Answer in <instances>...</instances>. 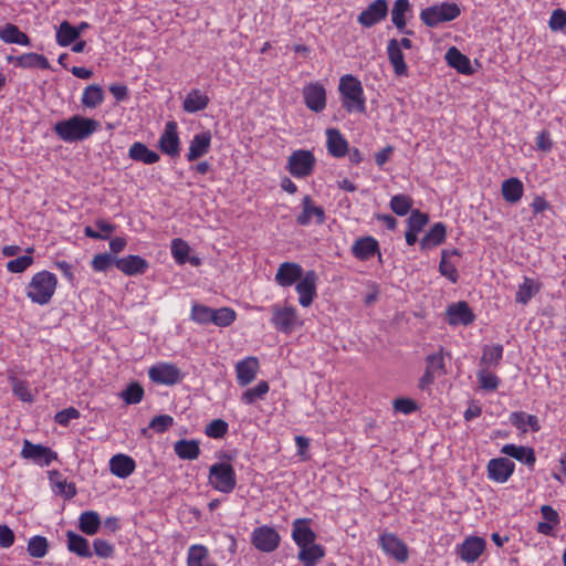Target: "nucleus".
<instances>
[{"mask_svg":"<svg viewBox=\"0 0 566 566\" xmlns=\"http://www.w3.org/2000/svg\"><path fill=\"white\" fill-rule=\"evenodd\" d=\"M310 524L308 518H296L292 524V538L298 547L315 543L316 534Z\"/></svg>","mask_w":566,"mask_h":566,"instance_id":"obj_22","label":"nucleus"},{"mask_svg":"<svg viewBox=\"0 0 566 566\" xmlns=\"http://www.w3.org/2000/svg\"><path fill=\"white\" fill-rule=\"evenodd\" d=\"M94 554L101 558H111L114 555V545L108 541L96 538L93 542Z\"/></svg>","mask_w":566,"mask_h":566,"instance_id":"obj_64","label":"nucleus"},{"mask_svg":"<svg viewBox=\"0 0 566 566\" xmlns=\"http://www.w3.org/2000/svg\"><path fill=\"white\" fill-rule=\"evenodd\" d=\"M447 229L442 222H437L422 238L420 245L421 249H431L440 245L446 240Z\"/></svg>","mask_w":566,"mask_h":566,"instance_id":"obj_40","label":"nucleus"},{"mask_svg":"<svg viewBox=\"0 0 566 566\" xmlns=\"http://www.w3.org/2000/svg\"><path fill=\"white\" fill-rule=\"evenodd\" d=\"M269 384L262 380L255 387L244 391L242 394L241 401L245 405H252L258 399H263V397L269 392Z\"/></svg>","mask_w":566,"mask_h":566,"instance_id":"obj_51","label":"nucleus"},{"mask_svg":"<svg viewBox=\"0 0 566 566\" xmlns=\"http://www.w3.org/2000/svg\"><path fill=\"white\" fill-rule=\"evenodd\" d=\"M486 542L480 536L467 537L459 547L460 558L467 563H474L485 551Z\"/></svg>","mask_w":566,"mask_h":566,"instance_id":"obj_20","label":"nucleus"},{"mask_svg":"<svg viewBox=\"0 0 566 566\" xmlns=\"http://www.w3.org/2000/svg\"><path fill=\"white\" fill-rule=\"evenodd\" d=\"M21 457L30 459L41 467H49L53 461L57 460V453L55 451L42 444H34L29 440L23 442Z\"/></svg>","mask_w":566,"mask_h":566,"instance_id":"obj_13","label":"nucleus"},{"mask_svg":"<svg viewBox=\"0 0 566 566\" xmlns=\"http://www.w3.org/2000/svg\"><path fill=\"white\" fill-rule=\"evenodd\" d=\"M410 10L409 0H396L391 10V21L399 31H403L407 34H412L410 30H406V18L405 14Z\"/></svg>","mask_w":566,"mask_h":566,"instance_id":"obj_41","label":"nucleus"},{"mask_svg":"<svg viewBox=\"0 0 566 566\" xmlns=\"http://www.w3.org/2000/svg\"><path fill=\"white\" fill-rule=\"evenodd\" d=\"M501 452L509 455L533 469L536 462L534 449L525 446H516L513 443L504 444Z\"/></svg>","mask_w":566,"mask_h":566,"instance_id":"obj_27","label":"nucleus"},{"mask_svg":"<svg viewBox=\"0 0 566 566\" xmlns=\"http://www.w3.org/2000/svg\"><path fill=\"white\" fill-rule=\"evenodd\" d=\"M303 268L295 262H283L280 264L276 274L275 282L282 287H287L297 283L304 276Z\"/></svg>","mask_w":566,"mask_h":566,"instance_id":"obj_19","label":"nucleus"},{"mask_svg":"<svg viewBox=\"0 0 566 566\" xmlns=\"http://www.w3.org/2000/svg\"><path fill=\"white\" fill-rule=\"evenodd\" d=\"M326 147L331 156L335 158H343L349 150V145L346 138L337 128L326 129Z\"/></svg>","mask_w":566,"mask_h":566,"instance_id":"obj_24","label":"nucleus"},{"mask_svg":"<svg viewBox=\"0 0 566 566\" xmlns=\"http://www.w3.org/2000/svg\"><path fill=\"white\" fill-rule=\"evenodd\" d=\"M209 101L208 95L201 93L199 90H192L185 97L182 107L187 113H196L203 111L208 106Z\"/></svg>","mask_w":566,"mask_h":566,"instance_id":"obj_39","label":"nucleus"},{"mask_svg":"<svg viewBox=\"0 0 566 566\" xmlns=\"http://www.w3.org/2000/svg\"><path fill=\"white\" fill-rule=\"evenodd\" d=\"M67 549L83 558L92 557L93 553L90 547L88 541L82 535L76 534L73 531L66 532Z\"/></svg>","mask_w":566,"mask_h":566,"instance_id":"obj_35","label":"nucleus"},{"mask_svg":"<svg viewBox=\"0 0 566 566\" xmlns=\"http://www.w3.org/2000/svg\"><path fill=\"white\" fill-rule=\"evenodd\" d=\"M352 253L358 260L367 261L379 253L378 241L373 237L357 239L352 245Z\"/></svg>","mask_w":566,"mask_h":566,"instance_id":"obj_29","label":"nucleus"},{"mask_svg":"<svg viewBox=\"0 0 566 566\" xmlns=\"http://www.w3.org/2000/svg\"><path fill=\"white\" fill-rule=\"evenodd\" d=\"M136 468L133 458L126 454L113 455L109 460V471L117 478L125 479L129 476Z\"/></svg>","mask_w":566,"mask_h":566,"instance_id":"obj_31","label":"nucleus"},{"mask_svg":"<svg viewBox=\"0 0 566 566\" xmlns=\"http://www.w3.org/2000/svg\"><path fill=\"white\" fill-rule=\"evenodd\" d=\"M460 13L461 10L457 3L442 2L423 9L420 12V19L426 25L434 28L440 23L457 19Z\"/></svg>","mask_w":566,"mask_h":566,"instance_id":"obj_6","label":"nucleus"},{"mask_svg":"<svg viewBox=\"0 0 566 566\" xmlns=\"http://www.w3.org/2000/svg\"><path fill=\"white\" fill-rule=\"evenodd\" d=\"M0 39L8 44L31 45L30 38L12 23L0 27Z\"/></svg>","mask_w":566,"mask_h":566,"instance_id":"obj_34","label":"nucleus"},{"mask_svg":"<svg viewBox=\"0 0 566 566\" xmlns=\"http://www.w3.org/2000/svg\"><path fill=\"white\" fill-rule=\"evenodd\" d=\"M209 485L221 493L229 494L237 486V474L229 462H216L209 468Z\"/></svg>","mask_w":566,"mask_h":566,"instance_id":"obj_4","label":"nucleus"},{"mask_svg":"<svg viewBox=\"0 0 566 566\" xmlns=\"http://www.w3.org/2000/svg\"><path fill=\"white\" fill-rule=\"evenodd\" d=\"M115 266L126 275L144 274L148 269V262L140 255H127L115 261Z\"/></svg>","mask_w":566,"mask_h":566,"instance_id":"obj_26","label":"nucleus"},{"mask_svg":"<svg viewBox=\"0 0 566 566\" xmlns=\"http://www.w3.org/2000/svg\"><path fill=\"white\" fill-rule=\"evenodd\" d=\"M81 416L80 411L74 407L65 408L55 413L54 420L56 423L67 427L72 420L78 419Z\"/></svg>","mask_w":566,"mask_h":566,"instance_id":"obj_62","label":"nucleus"},{"mask_svg":"<svg viewBox=\"0 0 566 566\" xmlns=\"http://www.w3.org/2000/svg\"><path fill=\"white\" fill-rule=\"evenodd\" d=\"M446 59L450 66L457 69L462 74H470L471 65L468 56L462 54L457 48L452 46L447 51Z\"/></svg>","mask_w":566,"mask_h":566,"instance_id":"obj_44","label":"nucleus"},{"mask_svg":"<svg viewBox=\"0 0 566 566\" xmlns=\"http://www.w3.org/2000/svg\"><path fill=\"white\" fill-rule=\"evenodd\" d=\"M413 205L411 197L407 195H396L390 199V209L398 216H406Z\"/></svg>","mask_w":566,"mask_h":566,"instance_id":"obj_52","label":"nucleus"},{"mask_svg":"<svg viewBox=\"0 0 566 566\" xmlns=\"http://www.w3.org/2000/svg\"><path fill=\"white\" fill-rule=\"evenodd\" d=\"M128 157L134 161L143 163L145 165H153L160 159L158 153L149 149L140 142H135L130 145L128 149Z\"/></svg>","mask_w":566,"mask_h":566,"instance_id":"obj_32","label":"nucleus"},{"mask_svg":"<svg viewBox=\"0 0 566 566\" xmlns=\"http://www.w3.org/2000/svg\"><path fill=\"white\" fill-rule=\"evenodd\" d=\"M174 424V418L169 415H159L149 422V428L158 433L167 431Z\"/></svg>","mask_w":566,"mask_h":566,"instance_id":"obj_63","label":"nucleus"},{"mask_svg":"<svg viewBox=\"0 0 566 566\" xmlns=\"http://www.w3.org/2000/svg\"><path fill=\"white\" fill-rule=\"evenodd\" d=\"M211 145V134L202 132L196 134L190 142L189 151L187 154L188 161H195L198 158L208 154Z\"/></svg>","mask_w":566,"mask_h":566,"instance_id":"obj_30","label":"nucleus"},{"mask_svg":"<svg viewBox=\"0 0 566 566\" xmlns=\"http://www.w3.org/2000/svg\"><path fill=\"white\" fill-rule=\"evenodd\" d=\"M428 214L421 212L420 210H412L407 220L408 229L420 232L423 229V227L428 223Z\"/></svg>","mask_w":566,"mask_h":566,"instance_id":"obj_60","label":"nucleus"},{"mask_svg":"<svg viewBox=\"0 0 566 566\" xmlns=\"http://www.w3.org/2000/svg\"><path fill=\"white\" fill-rule=\"evenodd\" d=\"M229 430V424L222 419H214L206 426L205 433L209 438L221 439Z\"/></svg>","mask_w":566,"mask_h":566,"instance_id":"obj_57","label":"nucleus"},{"mask_svg":"<svg viewBox=\"0 0 566 566\" xmlns=\"http://www.w3.org/2000/svg\"><path fill=\"white\" fill-rule=\"evenodd\" d=\"M190 317L192 321L201 325L212 324L213 308L196 303L191 307Z\"/></svg>","mask_w":566,"mask_h":566,"instance_id":"obj_53","label":"nucleus"},{"mask_svg":"<svg viewBox=\"0 0 566 566\" xmlns=\"http://www.w3.org/2000/svg\"><path fill=\"white\" fill-rule=\"evenodd\" d=\"M101 527V517L95 511H85L80 515L78 528L86 535H95Z\"/></svg>","mask_w":566,"mask_h":566,"instance_id":"obj_43","label":"nucleus"},{"mask_svg":"<svg viewBox=\"0 0 566 566\" xmlns=\"http://www.w3.org/2000/svg\"><path fill=\"white\" fill-rule=\"evenodd\" d=\"M119 397L127 403V405H136L143 400L144 397V388L140 384L134 381L130 382L126 389L120 391Z\"/></svg>","mask_w":566,"mask_h":566,"instance_id":"obj_50","label":"nucleus"},{"mask_svg":"<svg viewBox=\"0 0 566 566\" xmlns=\"http://www.w3.org/2000/svg\"><path fill=\"white\" fill-rule=\"evenodd\" d=\"M33 263L31 255H22L7 263V270L11 273H22Z\"/></svg>","mask_w":566,"mask_h":566,"instance_id":"obj_61","label":"nucleus"},{"mask_svg":"<svg viewBox=\"0 0 566 566\" xmlns=\"http://www.w3.org/2000/svg\"><path fill=\"white\" fill-rule=\"evenodd\" d=\"M387 55L392 65L396 76H408V65L405 62V55L398 48V40L391 39L387 44Z\"/></svg>","mask_w":566,"mask_h":566,"instance_id":"obj_28","label":"nucleus"},{"mask_svg":"<svg viewBox=\"0 0 566 566\" xmlns=\"http://www.w3.org/2000/svg\"><path fill=\"white\" fill-rule=\"evenodd\" d=\"M510 420L515 428L522 430L523 432H526L527 428H530L533 432H537L541 429L538 418L534 415H527L523 411L513 412Z\"/></svg>","mask_w":566,"mask_h":566,"instance_id":"obj_42","label":"nucleus"},{"mask_svg":"<svg viewBox=\"0 0 566 566\" xmlns=\"http://www.w3.org/2000/svg\"><path fill=\"white\" fill-rule=\"evenodd\" d=\"M316 167V158L313 151L307 149H296L287 157L286 170L291 176L297 179L310 177Z\"/></svg>","mask_w":566,"mask_h":566,"instance_id":"obj_5","label":"nucleus"},{"mask_svg":"<svg viewBox=\"0 0 566 566\" xmlns=\"http://www.w3.org/2000/svg\"><path fill=\"white\" fill-rule=\"evenodd\" d=\"M104 101V91L102 87L97 84H91L88 85L83 94L81 102L84 107L87 108H95L98 105H101Z\"/></svg>","mask_w":566,"mask_h":566,"instance_id":"obj_46","label":"nucleus"},{"mask_svg":"<svg viewBox=\"0 0 566 566\" xmlns=\"http://www.w3.org/2000/svg\"><path fill=\"white\" fill-rule=\"evenodd\" d=\"M256 357H247L235 365L237 380L240 386H247L254 380L259 370Z\"/></svg>","mask_w":566,"mask_h":566,"instance_id":"obj_25","label":"nucleus"},{"mask_svg":"<svg viewBox=\"0 0 566 566\" xmlns=\"http://www.w3.org/2000/svg\"><path fill=\"white\" fill-rule=\"evenodd\" d=\"M7 61L23 69H50L49 60L44 55L34 52L23 53L19 56L9 55Z\"/></svg>","mask_w":566,"mask_h":566,"instance_id":"obj_23","label":"nucleus"},{"mask_svg":"<svg viewBox=\"0 0 566 566\" xmlns=\"http://www.w3.org/2000/svg\"><path fill=\"white\" fill-rule=\"evenodd\" d=\"M281 542V536L271 526L263 525L253 530L251 534L252 545L262 553L274 552Z\"/></svg>","mask_w":566,"mask_h":566,"instance_id":"obj_9","label":"nucleus"},{"mask_svg":"<svg viewBox=\"0 0 566 566\" xmlns=\"http://www.w3.org/2000/svg\"><path fill=\"white\" fill-rule=\"evenodd\" d=\"M148 376L155 384L172 386L182 379L180 369L170 363H158L148 369Z\"/></svg>","mask_w":566,"mask_h":566,"instance_id":"obj_10","label":"nucleus"},{"mask_svg":"<svg viewBox=\"0 0 566 566\" xmlns=\"http://www.w3.org/2000/svg\"><path fill=\"white\" fill-rule=\"evenodd\" d=\"M447 319L450 325L468 326L474 322L475 315L467 302L460 301L448 306Z\"/></svg>","mask_w":566,"mask_h":566,"instance_id":"obj_21","label":"nucleus"},{"mask_svg":"<svg viewBox=\"0 0 566 566\" xmlns=\"http://www.w3.org/2000/svg\"><path fill=\"white\" fill-rule=\"evenodd\" d=\"M426 369L419 379L418 387L421 390L428 389L437 378L447 375L444 356L442 349L428 355L424 359Z\"/></svg>","mask_w":566,"mask_h":566,"instance_id":"obj_8","label":"nucleus"},{"mask_svg":"<svg viewBox=\"0 0 566 566\" xmlns=\"http://www.w3.org/2000/svg\"><path fill=\"white\" fill-rule=\"evenodd\" d=\"M501 193L506 202L514 205L522 199L524 195V185L516 177L507 178L502 182Z\"/></svg>","mask_w":566,"mask_h":566,"instance_id":"obj_33","label":"nucleus"},{"mask_svg":"<svg viewBox=\"0 0 566 566\" xmlns=\"http://www.w3.org/2000/svg\"><path fill=\"white\" fill-rule=\"evenodd\" d=\"M189 245L186 241L180 238H176L171 241V254L178 264H185L189 254Z\"/></svg>","mask_w":566,"mask_h":566,"instance_id":"obj_56","label":"nucleus"},{"mask_svg":"<svg viewBox=\"0 0 566 566\" xmlns=\"http://www.w3.org/2000/svg\"><path fill=\"white\" fill-rule=\"evenodd\" d=\"M478 379L480 387L488 391L496 390L500 385L499 377L495 374L488 371L486 367L479 370Z\"/></svg>","mask_w":566,"mask_h":566,"instance_id":"obj_58","label":"nucleus"},{"mask_svg":"<svg viewBox=\"0 0 566 566\" xmlns=\"http://www.w3.org/2000/svg\"><path fill=\"white\" fill-rule=\"evenodd\" d=\"M187 566H217V564L209 562V551L206 546L195 544L188 548Z\"/></svg>","mask_w":566,"mask_h":566,"instance_id":"obj_38","label":"nucleus"},{"mask_svg":"<svg viewBox=\"0 0 566 566\" xmlns=\"http://www.w3.org/2000/svg\"><path fill=\"white\" fill-rule=\"evenodd\" d=\"M381 549L390 557L399 563L408 560V546L394 533H384L379 537Z\"/></svg>","mask_w":566,"mask_h":566,"instance_id":"obj_14","label":"nucleus"},{"mask_svg":"<svg viewBox=\"0 0 566 566\" xmlns=\"http://www.w3.org/2000/svg\"><path fill=\"white\" fill-rule=\"evenodd\" d=\"M80 38V30H75L69 21L61 22L56 31V42L60 46H69Z\"/></svg>","mask_w":566,"mask_h":566,"instance_id":"obj_47","label":"nucleus"},{"mask_svg":"<svg viewBox=\"0 0 566 566\" xmlns=\"http://www.w3.org/2000/svg\"><path fill=\"white\" fill-rule=\"evenodd\" d=\"M57 287V277L49 271L35 273L27 286V296L38 305H46L51 302Z\"/></svg>","mask_w":566,"mask_h":566,"instance_id":"obj_3","label":"nucleus"},{"mask_svg":"<svg viewBox=\"0 0 566 566\" xmlns=\"http://www.w3.org/2000/svg\"><path fill=\"white\" fill-rule=\"evenodd\" d=\"M338 91L342 106L347 113H366V97L361 82L352 74H345L339 78Z\"/></svg>","mask_w":566,"mask_h":566,"instance_id":"obj_2","label":"nucleus"},{"mask_svg":"<svg viewBox=\"0 0 566 566\" xmlns=\"http://www.w3.org/2000/svg\"><path fill=\"white\" fill-rule=\"evenodd\" d=\"M99 122L93 118L74 115L69 119L55 123V134L65 143L81 142L88 138L99 128Z\"/></svg>","mask_w":566,"mask_h":566,"instance_id":"obj_1","label":"nucleus"},{"mask_svg":"<svg viewBox=\"0 0 566 566\" xmlns=\"http://www.w3.org/2000/svg\"><path fill=\"white\" fill-rule=\"evenodd\" d=\"M538 291L539 285L533 279L524 277L523 283L518 285L515 302L525 305Z\"/></svg>","mask_w":566,"mask_h":566,"instance_id":"obj_48","label":"nucleus"},{"mask_svg":"<svg viewBox=\"0 0 566 566\" xmlns=\"http://www.w3.org/2000/svg\"><path fill=\"white\" fill-rule=\"evenodd\" d=\"M317 280L315 271H307L296 283L295 291L298 294V303L302 307H308L317 297Z\"/></svg>","mask_w":566,"mask_h":566,"instance_id":"obj_12","label":"nucleus"},{"mask_svg":"<svg viewBox=\"0 0 566 566\" xmlns=\"http://www.w3.org/2000/svg\"><path fill=\"white\" fill-rule=\"evenodd\" d=\"M302 212L296 217V222L300 226H308L313 219L317 224H323L326 219L325 210L321 206H316L311 196H305L302 199Z\"/></svg>","mask_w":566,"mask_h":566,"instance_id":"obj_17","label":"nucleus"},{"mask_svg":"<svg viewBox=\"0 0 566 566\" xmlns=\"http://www.w3.org/2000/svg\"><path fill=\"white\" fill-rule=\"evenodd\" d=\"M325 555V549L318 544H308L300 547L298 560L303 566H315Z\"/></svg>","mask_w":566,"mask_h":566,"instance_id":"obj_36","label":"nucleus"},{"mask_svg":"<svg viewBox=\"0 0 566 566\" xmlns=\"http://www.w3.org/2000/svg\"><path fill=\"white\" fill-rule=\"evenodd\" d=\"M174 451L182 460H196L200 455L199 442L197 440H178L174 444Z\"/></svg>","mask_w":566,"mask_h":566,"instance_id":"obj_37","label":"nucleus"},{"mask_svg":"<svg viewBox=\"0 0 566 566\" xmlns=\"http://www.w3.org/2000/svg\"><path fill=\"white\" fill-rule=\"evenodd\" d=\"M503 346L501 344L485 345L482 350L480 365L486 368L496 367L503 357Z\"/></svg>","mask_w":566,"mask_h":566,"instance_id":"obj_45","label":"nucleus"},{"mask_svg":"<svg viewBox=\"0 0 566 566\" xmlns=\"http://www.w3.org/2000/svg\"><path fill=\"white\" fill-rule=\"evenodd\" d=\"M237 314L230 307L213 310L212 324L219 327H228L235 321Z\"/></svg>","mask_w":566,"mask_h":566,"instance_id":"obj_55","label":"nucleus"},{"mask_svg":"<svg viewBox=\"0 0 566 566\" xmlns=\"http://www.w3.org/2000/svg\"><path fill=\"white\" fill-rule=\"evenodd\" d=\"M118 259L108 253L96 254L92 260V268L96 272H106Z\"/></svg>","mask_w":566,"mask_h":566,"instance_id":"obj_59","label":"nucleus"},{"mask_svg":"<svg viewBox=\"0 0 566 566\" xmlns=\"http://www.w3.org/2000/svg\"><path fill=\"white\" fill-rule=\"evenodd\" d=\"M272 317L270 319L274 328L283 334H291L297 326L302 325L297 310L292 305L274 304L271 307Z\"/></svg>","mask_w":566,"mask_h":566,"instance_id":"obj_7","label":"nucleus"},{"mask_svg":"<svg viewBox=\"0 0 566 566\" xmlns=\"http://www.w3.org/2000/svg\"><path fill=\"white\" fill-rule=\"evenodd\" d=\"M449 254L459 255L458 250H443L441 261L439 263V272L442 276L447 277L450 282L457 283L459 280V273L454 264L447 260Z\"/></svg>","mask_w":566,"mask_h":566,"instance_id":"obj_49","label":"nucleus"},{"mask_svg":"<svg viewBox=\"0 0 566 566\" xmlns=\"http://www.w3.org/2000/svg\"><path fill=\"white\" fill-rule=\"evenodd\" d=\"M48 541L43 536H33L28 542V553L35 558H42L48 553Z\"/></svg>","mask_w":566,"mask_h":566,"instance_id":"obj_54","label":"nucleus"},{"mask_svg":"<svg viewBox=\"0 0 566 566\" xmlns=\"http://www.w3.org/2000/svg\"><path fill=\"white\" fill-rule=\"evenodd\" d=\"M304 103L314 113H321L326 107V90L318 83H310L303 88Z\"/></svg>","mask_w":566,"mask_h":566,"instance_id":"obj_16","label":"nucleus"},{"mask_svg":"<svg viewBox=\"0 0 566 566\" xmlns=\"http://www.w3.org/2000/svg\"><path fill=\"white\" fill-rule=\"evenodd\" d=\"M160 151L171 158L180 155V138L178 134V125L175 120H169L165 125V129L158 139Z\"/></svg>","mask_w":566,"mask_h":566,"instance_id":"obj_11","label":"nucleus"},{"mask_svg":"<svg viewBox=\"0 0 566 566\" xmlns=\"http://www.w3.org/2000/svg\"><path fill=\"white\" fill-rule=\"evenodd\" d=\"M486 470L490 480L505 483L514 473L515 463L507 458H495L489 461Z\"/></svg>","mask_w":566,"mask_h":566,"instance_id":"obj_18","label":"nucleus"},{"mask_svg":"<svg viewBox=\"0 0 566 566\" xmlns=\"http://www.w3.org/2000/svg\"><path fill=\"white\" fill-rule=\"evenodd\" d=\"M388 14L387 0H374L365 10L357 17L358 23L365 28H371L385 20Z\"/></svg>","mask_w":566,"mask_h":566,"instance_id":"obj_15","label":"nucleus"}]
</instances>
